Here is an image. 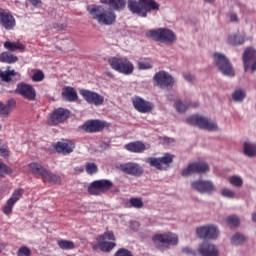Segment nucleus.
Returning a JSON list of instances; mask_svg holds the SVG:
<instances>
[{"label": "nucleus", "instance_id": "obj_5", "mask_svg": "<svg viewBox=\"0 0 256 256\" xmlns=\"http://www.w3.org/2000/svg\"><path fill=\"white\" fill-rule=\"evenodd\" d=\"M146 37H149L154 41H160V43H165L166 45H173V43L177 41L175 32L169 30L168 28L149 30L146 34Z\"/></svg>", "mask_w": 256, "mask_h": 256}, {"label": "nucleus", "instance_id": "obj_41", "mask_svg": "<svg viewBox=\"0 0 256 256\" xmlns=\"http://www.w3.org/2000/svg\"><path fill=\"white\" fill-rule=\"evenodd\" d=\"M13 173V170L9 168L5 163L0 161V177H5V175H11Z\"/></svg>", "mask_w": 256, "mask_h": 256}, {"label": "nucleus", "instance_id": "obj_50", "mask_svg": "<svg viewBox=\"0 0 256 256\" xmlns=\"http://www.w3.org/2000/svg\"><path fill=\"white\" fill-rule=\"evenodd\" d=\"M0 157H4L5 159L9 157V148H7V145L0 146Z\"/></svg>", "mask_w": 256, "mask_h": 256}, {"label": "nucleus", "instance_id": "obj_39", "mask_svg": "<svg viewBox=\"0 0 256 256\" xmlns=\"http://www.w3.org/2000/svg\"><path fill=\"white\" fill-rule=\"evenodd\" d=\"M231 241L233 245H243L247 241V238L241 234V233H236L232 238Z\"/></svg>", "mask_w": 256, "mask_h": 256}, {"label": "nucleus", "instance_id": "obj_55", "mask_svg": "<svg viewBox=\"0 0 256 256\" xmlns=\"http://www.w3.org/2000/svg\"><path fill=\"white\" fill-rule=\"evenodd\" d=\"M189 107H199V102H189Z\"/></svg>", "mask_w": 256, "mask_h": 256}, {"label": "nucleus", "instance_id": "obj_40", "mask_svg": "<svg viewBox=\"0 0 256 256\" xmlns=\"http://www.w3.org/2000/svg\"><path fill=\"white\" fill-rule=\"evenodd\" d=\"M226 222L230 225V227H239L241 224V220L237 215H231L226 218Z\"/></svg>", "mask_w": 256, "mask_h": 256}, {"label": "nucleus", "instance_id": "obj_44", "mask_svg": "<svg viewBox=\"0 0 256 256\" xmlns=\"http://www.w3.org/2000/svg\"><path fill=\"white\" fill-rule=\"evenodd\" d=\"M97 171H99V168L95 163H86V173H88V175H95Z\"/></svg>", "mask_w": 256, "mask_h": 256}, {"label": "nucleus", "instance_id": "obj_57", "mask_svg": "<svg viewBox=\"0 0 256 256\" xmlns=\"http://www.w3.org/2000/svg\"><path fill=\"white\" fill-rule=\"evenodd\" d=\"M252 221H253V223H256V213L252 214Z\"/></svg>", "mask_w": 256, "mask_h": 256}, {"label": "nucleus", "instance_id": "obj_10", "mask_svg": "<svg viewBox=\"0 0 256 256\" xmlns=\"http://www.w3.org/2000/svg\"><path fill=\"white\" fill-rule=\"evenodd\" d=\"M174 155L166 153L164 156L155 158L149 157L147 159V163H149L150 167H155L158 171H167L171 163H173Z\"/></svg>", "mask_w": 256, "mask_h": 256}, {"label": "nucleus", "instance_id": "obj_33", "mask_svg": "<svg viewBox=\"0 0 256 256\" xmlns=\"http://www.w3.org/2000/svg\"><path fill=\"white\" fill-rule=\"evenodd\" d=\"M228 43L234 47L237 45H243V43H245V36L241 34H232L228 37Z\"/></svg>", "mask_w": 256, "mask_h": 256}, {"label": "nucleus", "instance_id": "obj_26", "mask_svg": "<svg viewBox=\"0 0 256 256\" xmlns=\"http://www.w3.org/2000/svg\"><path fill=\"white\" fill-rule=\"evenodd\" d=\"M62 99L64 101H68L69 103H73L79 99V96L77 95V90L71 86H65L62 88Z\"/></svg>", "mask_w": 256, "mask_h": 256}, {"label": "nucleus", "instance_id": "obj_24", "mask_svg": "<svg viewBox=\"0 0 256 256\" xmlns=\"http://www.w3.org/2000/svg\"><path fill=\"white\" fill-rule=\"evenodd\" d=\"M54 149L57 151V153H62V155H69V153H73V149H75V143H73L71 140L57 142L54 144Z\"/></svg>", "mask_w": 256, "mask_h": 256}, {"label": "nucleus", "instance_id": "obj_46", "mask_svg": "<svg viewBox=\"0 0 256 256\" xmlns=\"http://www.w3.org/2000/svg\"><path fill=\"white\" fill-rule=\"evenodd\" d=\"M222 197H226L227 199H235V193L233 190H229L227 188H224L221 190Z\"/></svg>", "mask_w": 256, "mask_h": 256}, {"label": "nucleus", "instance_id": "obj_12", "mask_svg": "<svg viewBox=\"0 0 256 256\" xmlns=\"http://www.w3.org/2000/svg\"><path fill=\"white\" fill-rule=\"evenodd\" d=\"M191 188L202 195H212L217 191L215 184L211 180H196L191 182Z\"/></svg>", "mask_w": 256, "mask_h": 256}, {"label": "nucleus", "instance_id": "obj_20", "mask_svg": "<svg viewBox=\"0 0 256 256\" xmlns=\"http://www.w3.org/2000/svg\"><path fill=\"white\" fill-rule=\"evenodd\" d=\"M107 127V122L101 120H88L80 126L85 133H101Z\"/></svg>", "mask_w": 256, "mask_h": 256}, {"label": "nucleus", "instance_id": "obj_22", "mask_svg": "<svg viewBox=\"0 0 256 256\" xmlns=\"http://www.w3.org/2000/svg\"><path fill=\"white\" fill-rule=\"evenodd\" d=\"M132 105L138 113H151L152 109L155 107L152 102H149L139 96L132 98Z\"/></svg>", "mask_w": 256, "mask_h": 256}, {"label": "nucleus", "instance_id": "obj_56", "mask_svg": "<svg viewBox=\"0 0 256 256\" xmlns=\"http://www.w3.org/2000/svg\"><path fill=\"white\" fill-rule=\"evenodd\" d=\"M105 75H106L107 77H110L111 79H113V77H115V75H113L111 71L105 72Z\"/></svg>", "mask_w": 256, "mask_h": 256}, {"label": "nucleus", "instance_id": "obj_58", "mask_svg": "<svg viewBox=\"0 0 256 256\" xmlns=\"http://www.w3.org/2000/svg\"><path fill=\"white\" fill-rule=\"evenodd\" d=\"M205 3H215V0H204Z\"/></svg>", "mask_w": 256, "mask_h": 256}, {"label": "nucleus", "instance_id": "obj_42", "mask_svg": "<svg viewBox=\"0 0 256 256\" xmlns=\"http://www.w3.org/2000/svg\"><path fill=\"white\" fill-rule=\"evenodd\" d=\"M175 107L178 113H186L187 109H189L188 103L184 104L181 100L176 101Z\"/></svg>", "mask_w": 256, "mask_h": 256}, {"label": "nucleus", "instance_id": "obj_2", "mask_svg": "<svg viewBox=\"0 0 256 256\" xmlns=\"http://www.w3.org/2000/svg\"><path fill=\"white\" fill-rule=\"evenodd\" d=\"M128 9L139 17H147L148 13L159 11V3L155 0H129Z\"/></svg>", "mask_w": 256, "mask_h": 256}, {"label": "nucleus", "instance_id": "obj_36", "mask_svg": "<svg viewBox=\"0 0 256 256\" xmlns=\"http://www.w3.org/2000/svg\"><path fill=\"white\" fill-rule=\"evenodd\" d=\"M57 245L64 251H71L72 249H75V243H73L71 240H58Z\"/></svg>", "mask_w": 256, "mask_h": 256}, {"label": "nucleus", "instance_id": "obj_13", "mask_svg": "<svg viewBox=\"0 0 256 256\" xmlns=\"http://www.w3.org/2000/svg\"><path fill=\"white\" fill-rule=\"evenodd\" d=\"M242 61L244 65V71L247 73L249 69L252 73L256 71V50L253 47H247L243 53Z\"/></svg>", "mask_w": 256, "mask_h": 256}, {"label": "nucleus", "instance_id": "obj_8", "mask_svg": "<svg viewBox=\"0 0 256 256\" xmlns=\"http://www.w3.org/2000/svg\"><path fill=\"white\" fill-rule=\"evenodd\" d=\"M188 125L205 129L206 131H217V123L209 121L206 117L200 115H192L186 119Z\"/></svg>", "mask_w": 256, "mask_h": 256}, {"label": "nucleus", "instance_id": "obj_48", "mask_svg": "<svg viewBox=\"0 0 256 256\" xmlns=\"http://www.w3.org/2000/svg\"><path fill=\"white\" fill-rule=\"evenodd\" d=\"M17 256H31V249L27 246H22L17 252Z\"/></svg>", "mask_w": 256, "mask_h": 256}, {"label": "nucleus", "instance_id": "obj_53", "mask_svg": "<svg viewBox=\"0 0 256 256\" xmlns=\"http://www.w3.org/2000/svg\"><path fill=\"white\" fill-rule=\"evenodd\" d=\"M230 21L232 23H239V16L235 13L230 14Z\"/></svg>", "mask_w": 256, "mask_h": 256}, {"label": "nucleus", "instance_id": "obj_23", "mask_svg": "<svg viewBox=\"0 0 256 256\" xmlns=\"http://www.w3.org/2000/svg\"><path fill=\"white\" fill-rule=\"evenodd\" d=\"M119 169L126 175H132V177H141L143 175V167L135 162L120 164Z\"/></svg>", "mask_w": 256, "mask_h": 256}, {"label": "nucleus", "instance_id": "obj_25", "mask_svg": "<svg viewBox=\"0 0 256 256\" xmlns=\"http://www.w3.org/2000/svg\"><path fill=\"white\" fill-rule=\"evenodd\" d=\"M198 253L201 256H219L217 247L209 242H203L198 247Z\"/></svg>", "mask_w": 256, "mask_h": 256}, {"label": "nucleus", "instance_id": "obj_47", "mask_svg": "<svg viewBox=\"0 0 256 256\" xmlns=\"http://www.w3.org/2000/svg\"><path fill=\"white\" fill-rule=\"evenodd\" d=\"M138 69L140 70H147V69H153V64L149 61H140L138 62Z\"/></svg>", "mask_w": 256, "mask_h": 256}, {"label": "nucleus", "instance_id": "obj_18", "mask_svg": "<svg viewBox=\"0 0 256 256\" xmlns=\"http://www.w3.org/2000/svg\"><path fill=\"white\" fill-rule=\"evenodd\" d=\"M16 95H21L23 99H27V101H35L37 99V91L31 84L19 83L14 90Z\"/></svg>", "mask_w": 256, "mask_h": 256}, {"label": "nucleus", "instance_id": "obj_16", "mask_svg": "<svg viewBox=\"0 0 256 256\" xmlns=\"http://www.w3.org/2000/svg\"><path fill=\"white\" fill-rule=\"evenodd\" d=\"M154 81L161 89H173V85H175V79L173 76L165 71L157 72L154 75Z\"/></svg>", "mask_w": 256, "mask_h": 256}, {"label": "nucleus", "instance_id": "obj_19", "mask_svg": "<svg viewBox=\"0 0 256 256\" xmlns=\"http://www.w3.org/2000/svg\"><path fill=\"white\" fill-rule=\"evenodd\" d=\"M0 25L6 29V31H12L17 25L15 16H13L10 11L0 8Z\"/></svg>", "mask_w": 256, "mask_h": 256}, {"label": "nucleus", "instance_id": "obj_3", "mask_svg": "<svg viewBox=\"0 0 256 256\" xmlns=\"http://www.w3.org/2000/svg\"><path fill=\"white\" fill-rule=\"evenodd\" d=\"M108 65L121 75H133L135 71V65L125 56H113L108 58Z\"/></svg>", "mask_w": 256, "mask_h": 256}, {"label": "nucleus", "instance_id": "obj_43", "mask_svg": "<svg viewBox=\"0 0 256 256\" xmlns=\"http://www.w3.org/2000/svg\"><path fill=\"white\" fill-rule=\"evenodd\" d=\"M229 183H231L233 187H242L243 179L239 176H232L229 178Z\"/></svg>", "mask_w": 256, "mask_h": 256}, {"label": "nucleus", "instance_id": "obj_37", "mask_svg": "<svg viewBox=\"0 0 256 256\" xmlns=\"http://www.w3.org/2000/svg\"><path fill=\"white\" fill-rule=\"evenodd\" d=\"M143 199L138 197H132L129 199V207H133L134 209H143Z\"/></svg>", "mask_w": 256, "mask_h": 256}, {"label": "nucleus", "instance_id": "obj_4", "mask_svg": "<svg viewBox=\"0 0 256 256\" xmlns=\"http://www.w3.org/2000/svg\"><path fill=\"white\" fill-rule=\"evenodd\" d=\"M96 241L98 242L97 244L96 243L91 244L92 249L94 251H97V249H100L102 253H111V251H113V249L117 247V243H115L116 238L113 231L104 232L103 234L99 235L96 238Z\"/></svg>", "mask_w": 256, "mask_h": 256}, {"label": "nucleus", "instance_id": "obj_29", "mask_svg": "<svg viewBox=\"0 0 256 256\" xmlns=\"http://www.w3.org/2000/svg\"><path fill=\"white\" fill-rule=\"evenodd\" d=\"M100 3L110 5L114 11H121V9H125V5H127L125 0H100Z\"/></svg>", "mask_w": 256, "mask_h": 256}, {"label": "nucleus", "instance_id": "obj_32", "mask_svg": "<svg viewBox=\"0 0 256 256\" xmlns=\"http://www.w3.org/2000/svg\"><path fill=\"white\" fill-rule=\"evenodd\" d=\"M19 61V57L15 56L11 52H2L0 54V63H7L8 65H11L13 63H17Z\"/></svg>", "mask_w": 256, "mask_h": 256}, {"label": "nucleus", "instance_id": "obj_7", "mask_svg": "<svg viewBox=\"0 0 256 256\" xmlns=\"http://www.w3.org/2000/svg\"><path fill=\"white\" fill-rule=\"evenodd\" d=\"M70 116L71 111H69V109L63 107L56 108L49 115L47 125H49L50 127H57V125H61L62 123L67 121V119H69Z\"/></svg>", "mask_w": 256, "mask_h": 256}, {"label": "nucleus", "instance_id": "obj_51", "mask_svg": "<svg viewBox=\"0 0 256 256\" xmlns=\"http://www.w3.org/2000/svg\"><path fill=\"white\" fill-rule=\"evenodd\" d=\"M181 251L185 255L197 256V252L189 247H184Z\"/></svg>", "mask_w": 256, "mask_h": 256}, {"label": "nucleus", "instance_id": "obj_11", "mask_svg": "<svg viewBox=\"0 0 256 256\" xmlns=\"http://www.w3.org/2000/svg\"><path fill=\"white\" fill-rule=\"evenodd\" d=\"M213 57L218 69L223 73V75H226L227 77L235 76V70H233L231 62L225 57V55L214 53Z\"/></svg>", "mask_w": 256, "mask_h": 256}, {"label": "nucleus", "instance_id": "obj_17", "mask_svg": "<svg viewBox=\"0 0 256 256\" xmlns=\"http://www.w3.org/2000/svg\"><path fill=\"white\" fill-rule=\"evenodd\" d=\"M196 235L200 239L215 240L219 237V229L215 225H204L196 228Z\"/></svg>", "mask_w": 256, "mask_h": 256}, {"label": "nucleus", "instance_id": "obj_9", "mask_svg": "<svg viewBox=\"0 0 256 256\" xmlns=\"http://www.w3.org/2000/svg\"><path fill=\"white\" fill-rule=\"evenodd\" d=\"M113 188V182L107 179L95 180L88 186L89 195L99 196Z\"/></svg>", "mask_w": 256, "mask_h": 256}, {"label": "nucleus", "instance_id": "obj_45", "mask_svg": "<svg viewBox=\"0 0 256 256\" xmlns=\"http://www.w3.org/2000/svg\"><path fill=\"white\" fill-rule=\"evenodd\" d=\"M43 79H45V74L41 70H37L32 76V81H34V83H40Z\"/></svg>", "mask_w": 256, "mask_h": 256}, {"label": "nucleus", "instance_id": "obj_59", "mask_svg": "<svg viewBox=\"0 0 256 256\" xmlns=\"http://www.w3.org/2000/svg\"><path fill=\"white\" fill-rule=\"evenodd\" d=\"M0 130H1V124H0Z\"/></svg>", "mask_w": 256, "mask_h": 256}, {"label": "nucleus", "instance_id": "obj_28", "mask_svg": "<svg viewBox=\"0 0 256 256\" xmlns=\"http://www.w3.org/2000/svg\"><path fill=\"white\" fill-rule=\"evenodd\" d=\"M4 49L9 51L10 53H16V51H19L20 53H24L25 49H27V46H25L23 43L19 41L17 42L5 41Z\"/></svg>", "mask_w": 256, "mask_h": 256}, {"label": "nucleus", "instance_id": "obj_35", "mask_svg": "<svg viewBox=\"0 0 256 256\" xmlns=\"http://www.w3.org/2000/svg\"><path fill=\"white\" fill-rule=\"evenodd\" d=\"M243 151L247 157H256V145L251 142L244 143Z\"/></svg>", "mask_w": 256, "mask_h": 256}, {"label": "nucleus", "instance_id": "obj_49", "mask_svg": "<svg viewBox=\"0 0 256 256\" xmlns=\"http://www.w3.org/2000/svg\"><path fill=\"white\" fill-rule=\"evenodd\" d=\"M9 108L3 104V102H0V115L2 117H7L9 115Z\"/></svg>", "mask_w": 256, "mask_h": 256}, {"label": "nucleus", "instance_id": "obj_30", "mask_svg": "<svg viewBox=\"0 0 256 256\" xmlns=\"http://www.w3.org/2000/svg\"><path fill=\"white\" fill-rule=\"evenodd\" d=\"M44 183H53L54 185H61V176L53 174L46 170L44 176H42Z\"/></svg>", "mask_w": 256, "mask_h": 256}, {"label": "nucleus", "instance_id": "obj_31", "mask_svg": "<svg viewBox=\"0 0 256 256\" xmlns=\"http://www.w3.org/2000/svg\"><path fill=\"white\" fill-rule=\"evenodd\" d=\"M28 169L31 171L32 175H40L42 178L44 177L47 169L43 167V165L37 163V162H32L28 165Z\"/></svg>", "mask_w": 256, "mask_h": 256}, {"label": "nucleus", "instance_id": "obj_1", "mask_svg": "<svg viewBox=\"0 0 256 256\" xmlns=\"http://www.w3.org/2000/svg\"><path fill=\"white\" fill-rule=\"evenodd\" d=\"M87 11L99 25H113L117 21V14L112 9H107L101 5H88Z\"/></svg>", "mask_w": 256, "mask_h": 256}, {"label": "nucleus", "instance_id": "obj_54", "mask_svg": "<svg viewBox=\"0 0 256 256\" xmlns=\"http://www.w3.org/2000/svg\"><path fill=\"white\" fill-rule=\"evenodd\" d=\"M184 79H186V81H189V83H192V81L195 80L193 75H191L190 73L184 74Z\"/></svg>", "mask_w": 256, "mask_h": 256}, {"label": "nucleus", "instance_id": "obj_15", "mask_svg": "<svg viewBox=\"0 0 256 256\" xmlns=\"http://www.w3.org/2000/svg\"><path fill=\"white\" fill-rule=\"evenodd\" d=\"M80 95L88 105H94L95 107H101L105 103V97L103 95L93 92L91 90L82 89Z\"/></svg>", "mask_w": 256, "mask_h": 256}, {"label": "nucleus", "instance_id": "obj_14", "mask_svg": "<svg viewBox=\"0 0 256 256\" xmlns=\"http://www.w3.org/2000/svg\"><path fill=\"white\" fill-rule=\"evenodd\" d=\"M209 164L204 161H197L190 163L186 169L182 170V177H189L193 175V173H197L198 175H203V173H208Z\"/></svg>", "mask_w": 256, "mask_h": 256}, {"label": "nucleus", "instance_id": "obj_21", "mask_svg": "<svg viewBox=\"0 0 256 256\" xmlns=\"http://www.w3.org/2000/svg\"><path fill=\"white\" fill-rule=\"evenodd\" d=\"M23 193H25V191L21 188L14 190L11 197L2 207V213H4V215H11L13 213V207H15V203L23 197Z\"/></svg>", "mask_w": 256, "mask_h": 256}, {"label": "nucleus", "instance_id": "obj_34", "mask_svg": "<svg viewBox=\"0 0 256 256\" xmlns=\"http://www.w3.org/2000/svg\"><path fill=\"white\" fill-rule=\"evenodd\" d=\"M15 75H17V72H15V70H0V79L4 83H10V81H12V77H15Z\"/></svg>", "mask_w": 256, "mask_h": 256}, {"label": "nucleus", "instance_id": "obj_38", "mask_svg": "<svg viewBox=\"0 0 256 256\" xmlns=\"http://www.w3.org/2000/svg\"><path fill=\"white\" fill-rule=\"evenodd\" d=\"M245 97H246L245 91H243L241 89L234 91L232 94V99L236 103H241V101H243V99H245Z\"/></svg>", "mask_w": 256, "mask_h": 256}, {"label": "nucleus", "instance_id": "obj_6", "mask_svg": "<svg viewBox=\"0 0 256 256\" xmlns=\"http://www.w3.org/2000/svg\"><path fill=\"white\" fill-rule=\"evenodd\" d=\"M152 241L155 243L157 249L165 251L169 249V246L166 245H177V243H179V237L174 233L166 232L163 234H155Z\"/></svg>", "mask_w": 256, "mask_h": 256}, {"label": "nucleus", "instance_id": "obj_52", "mask_svg": "<svg viewBox=\"0 0 256 256\" xmlns=\"http://www.w3.org/2000/svg\"><path fill=\"white\" fill-rule=\"evenodd\" d=\"M17 105V101H15L14 98H11L7 101L6 107L8 108V110L11 111V108L15 107Z\"/></svg>", "mask_w": 256, "mask_h": 256}, {"label": "nucleus", "instance_id": "obj_27", "mask_svg": "<svg viewBox=\"0 0 256 256\" xmlns=\"http://www.w3.org/2000/svg\"><path fill=\"white\" fill-rule=\"evenodd\" d=\"M124 149L129 151V153H144L147 149V146L145 143H143V141H134L125 144Z\"/></svg>", "mask_w": 256, "mask_h": 256}]
</instances>
